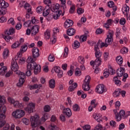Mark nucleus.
Instances as JSON below:
<instances>
[{"instance_id": "1", "label": "nucleus", "mask_w": 130, "mask_h": 130, "mask_svg": "<svg viewBox=\"0 0 130 130\" xmlns=\"http://www.w3.org/2000/svg\"><path fill=\"white\" fill-rule=\"evenodd\" d=\"M11 69L13 72H16L17 75H18V76L20 77L19 82L17 83V86L21 88V87L23 86V84L25 83V73L18 71V70H19V65H18V63L16 60L12 59Z\"/></svg>"}, {"instance_id": "2", "label": "nucleus", "mask_w": 130, "mask_h": 130, "mask_svg": "<svg viewBox=\"0 0 130 130\" xmlns=\"http://www.w3.org/2000/svg\"><path fill=\"white\" fill-rule=\"evenodd\" d=\"M26 62L27 63V69L28 70H34L35 75H37L41 72V66L36 63L35 60L33 59L32 56H29L26 59Z\"/></svg>"}, {"instance_id": "3", "label": "nucleus", "mask_w": 130, "mask_h": 130, "mask_svg": "<svg viewBox=\"0 0 130 130\" xmlns=\"http://www.w3.org/2000/svg\"><path fill=\"white\" fill-rule=\"evenodd\" d=\"M6 111H7L6 106L0 107V127H3L6 123V121L4 120L6 118V115H5Z\"/></svg>"}, {"instance_id": "4", "label": "nucleus", "mask_w": 130, "mask_h": 130, "mask_svg": "<svg viewBox=\"0 0 130 130\" xmlns=\"http://www.w3.org/2000/svg\"><path fill=\"white\" fill-rule=\"evenodd\" d=\"M39 115L37 114L30 116V121L32 128L37 127L38 125H40V120H39Z\"/></svg>"}, {"instance_id": "5", "label": "nucleus", "mask_w": 130, "mask_h": 130, "mask_svg": "<svg viewBox=\"0 0 130 130\" xmlns=\"http://www.w3.org/2000/svg\"><path fill=\"white\" fill-rule=\"evenodd\" d=\"M12 116L15 119H19L25 116V111L22 109H17L12 113Z\"/></svg>"}, {"instance_id": "6", "label": "nucleus", "mask_w": 130, "mask_h": 130, "mask_svg": "<svg viewBox=\"0 0 130 130\" xmlns=\"http://www.w3.org/2000/svg\"><path fill=\"white\" fill-rule=\"evenodd\" d=\"M125 69L123 68H120L117 70V76H118V77H122L123 76L122 79L123 82H126V79L128 78V75L127 73H125Z\"/></svg>"}, {"instance_id": "7", "label": "nucleus", "mask_w": 130, "mask_h": 130, "mask_svg": "<svg viewBox=\"0 0 130 130\" xmlns=\"http://www.w3.org/2000/svg\"><path fill=\"white\" fill-rule=\"evenodd\" d=\"M106 91V87L103 84H99L95 88V92L98 94H103Z\"/></svg>"}, {"instance_id": "8", "label": "nucleus", "mask_w": 130, "mask_h": 130, "mask_svg": "<svg viewBox=\"0 0 130 130\" xmlns=\"http://www.w3.org/2000/svg\"><path fill=\"white\" fill-rule=\"evenodd\" d=\"M113 42V31H109L107 34V38L106 39V43L108 45L112 44Z\"/></svg>"}, {"instance_id": "9", "label": "nucleus", "mask_w": 130, "mask_h": 130, "mask_svg": "<svg viewBox=\"0 0 130 130\" xmlns=\"http://www.w3.org/2000/svg\"><path fill=\"white\" fill-rule=\"evenodd\" d=\"M100 43H98L94 46V51H95V56L96 58H101V56H102V52L100 51L99 48Z\"/></svg>"}, {"instance_id": "10", "label": "nucleus", "mask_w": 130, "mask_h": 130, "mask_svg": "<svg viewBox=\"0 0 130 130\" xmlns=\"http://www.w3.org/2000/svg\"><path fill=\"white\" fill-rule=\"evenodd\" d=\"M60 15H61V11H59V12H52L51 15H49V20H57L60 17Z\"/></svg>"}, {"instance_id": "11", "label": "nucleus", "mask_w": 130, "mask_h": 130, "mask_svg": "<svg viewBox=\"0 0 130 130\" xmlns=\"http://www.w3.org/2000/svg\"><path fill=\"white\" fill-rule=\"evenodd\" d=\"M34 108H35V104L33 103H29L27 107L24 108V110L28 113H32L33 110H34Z\"/></svg>"}, {"instance_id": "12", "label": "nucleus", "mask_w": 130, "mask_h": 130, "mask_svg": "<svg viewBox=\"0 0 130 130\" xmlns=\"http://www.w3.org/2000/svg\"><path fill=\"white\" fill-rule=\"evenodd\" d=\"M32 55L33 59L36 60V58H37L39 56V49L38 48L34 47L31 50Z\"/></svg>"}, {"instance_id": "13", "label": "nucleus", "mask_w": 130, "mask_h": 130, "mask_svg": "<svg viewBox=\"0 0 130 130\" xmlns=\"http://www.w3.org/2000/svg\"><path fill=\"white\" fill-rule=\"evenodd\" d=\"M39 32V26L34 25L31 29V36H35Z\"/></svg>"}, {"instance_id": "14", "label": "nucleus", "mask_w": 130, "mask_h": 130, "mask_svg": "<svg viewBox=\"0 0 130 130\" xmlns=\"http://www.w3.org/2000/svg\"><path fill=\"white\" fill-rule=\"evenodd\" d=\"M93 117L98 121V122H101L102 121V115L100 113H94L93 114Z\"/></svg>"}, {"instance_id": "15", "label": "nucleus", "mask_w": 130, "mask_h": 130, "mask_svg": "<svg viewBox=\"0 0 130 130\" xmlns=\"http://www.w3.org/2000/svg\"><path fill=\"white\" fill-rule=\"evenodd\" d=\"M73 24L74 22H73V20L71 19H67L64 22V28H66V29H68V28H70V27L73 26Z\"/></svg>"}, {"instance_id": "16", "label": "nucleus", "mask_w": 130, "mask_h": 130, "mask_svg": "<svg viewBox=\"0 0 130 130\" xmlns=\"http://www.w3.org/2000/svg\"><path fill=\"white\" fill-rule=\"evenodd\" d=\"M63 112L67 117H71L72 116V110L70 108H66L63 109Z\"/></svg>"}, {"instance_id": "17", "label": "nucleus", "mask_w": 130, "mask_h": 130, "mask_svg": "<svg viewBox=\"0 0 130 130\" xmlns=\"http://www.w3.org/2000/svg\"><path fill=\"white\" fill-rule=\"evenodd\" d=\"M19 7L24 8V9H27L30 7H31V5L29 4L28 3L25 2V1L22 2L19 4Z\"/></svg>"}, {"instance_id": "18", "label": "nucleus", "mask_w": 130, "mask_h": 130, "mask_svg": "<svg viewBox=\"0 0 130 130\" xmlns=\"http://www.w3.org/2000/svg\"><path fill=\"white\" fill-rule=\"evenodd\" d=\"M13 106L16 107V108H23V103H20L19 101H14L13 103Z\"/></svg>"}, {"instance_id": "19", "label": "nucleus", "mask_w": 130, "mask_h": 130, "mask_svg": "<svg viewBox=\"0 0 130 130\" xmlns=\"http://www.w3.org/2000/svg\"><path fill=\"white\" fill-rule=\"evenodd\" d=\"M42 87V85L41 84H35L33 85H28V88L30 90H34L35 89H40Z\"/></svg>"}, {"instance_id": "20", "label": "nucleus", "mask_w": 130, "mask_h": 130, "mask_svg": "<svg viewBox=\"0 0 130 130\" xmlns=\"http://www.w3.org/2000/svg\"><path fill=\"white\" fill-rule=\"evenodd\" d=\"M121 93V89H120V88H117L113 93V96L115 98H117V97H119Z\"/></svg>"}, {"instance_id": "21", "label": "nucleus", "mask_w": 130, "mask_h": 130, "mask_svg": "<svg viewBox=\"0 0 130 130\" xmlns=\"http://www.w3.org/2000/svg\"><path fill=\"white\" fill-rule=\"evenodd\" d=\"M122 12L124 15L126 16V17H127V16H128V13L129 12V7H128V6H127V5L123 7Z\"/></svg>"}, {"instance_id": "22", "label": "nucleus", "mask_w": 130, "mask_h": 130, "mask_svg": "<svg viewBox=\"0 0 130 130\" xmlns=\"http://www.w3.org/2000/svg\"><path fill=\"white\" fill-rule=\"evenodd\" d=\"M10 55V51L8 49H5L3 53V57L4 59H7Z\"/></svg>"}, {"instance_id": "23", "label": "nucleus", "mask_w": 130, "mask_h": 130, "mask_svg": "<svg viewBox=\"0 0 130 130\" xmlns=\"http://www.w3.org/2000/svg\"><path fill=\"white\" fill-rule=\"evenodd\" d=\"M0 7L3 9H6L9 7V3L6 2L4 0H0Z\"/></svg>"}, {"instance_id": "24", "label": "nucleus", "mask_w": 130, "mask_h": 130, "mask_svg": "<svg viewBox=\"0 0 130 130\" xmlns=\"http://www.w3.org/2000/svg\"><path fill=\"white\" fill-rule=\"evenodd\" d=\"M67 34L69 36H73L76 34V29L75 28H70L67 30Z\"/></svg>"}, {"instance_id": "25", "label": "nucleus", "mask_w": 130, "mask_h": 130, "mask_svg": "<svg viewBox=\"0 0 130 130\" xmlns=\"http://www.w3.org/2000/svg\"><path fill=\"white\" fill-rule=\"evenodd\" d=\"M49 87L50 89H54L55 87V80L52 79L49 81Z\"/></svg>"}, {"instance_id": "26", "label": "nucleus", "mask_w": 130, "mask_h": 130, "mask_svg": "<svg viewBox=\"0 0 130 130\" xmlns=\"http://www.w3.org/2000/svg\"><path fill=\"white\" fill-rule=\"evenodd\" d=\"M88 35L87 34H85L82 36H81L80 37L79 36H76L79 39L80 42H85L86 40H87V37Z\"/></svg>"}, {"instance_id": "27", "label": "nucleus", "mask_w": 130, "mask_h": 130, "mask_svg": "<svg viewBox=\"0 0 130 130\" xmlns=\"http://www.w3.org/2000/svg\"><path fill=\"white\" fill-rule=\"evenodd\" d=\"M49 130H59V128L56 126L54 123H51L48 125V127Z\"/></svg>"}, {"instance_id": "28", "label": "nucleus", "mask_w": 130, "mask_h": 130, "mask_svg": "<svg viewBox=\"0 0 130 130\" xmlns=\"http://www.w3.org/2000/svg\"><path fill=\"white\" fill-rule=\"evenodd\" d=\"M60 8L59 4H57L55 5H54L51 9L52 12H61V11L59 10Z\"/></svg>"}, {"instance_id": "29", "label": "nucleus", "mask_w": 130, "mask_h": 130, "mask_svg": "<svg viewBox=\"0 0 130 130\" xmlns=\"http://www.w3.org/2000/svg\"><path fill=\"white\" fill-rule=\"evenodd\" d=\"M113 112L115 115V119L117 121H120V117H119V114L118 113V110L115 109L113 110Z\"/></svg>"}, {"instance_id": "30", "label": "nucleus", "mask_w": 130, "mask_h": 130, "mask_svg": "<svg viewBox=\"0 0 130 130\" xmlns=\"http://www.w3.org/2000/svg\"><path fill=\"white\" fill-rule=\"evenodd\" d=\"M102 63V58H96L94 60V66L96 67H99L101 65Z\"/></svg>"}, {"instance_id": "31", "label": "nucleus", "mask_w": 130, "mask_h": 130, "mask_svg": "<svg viewBox=\"0 0 130 130\" xmlns=\"http://www.w3.org/2000/svg\"><path fill=\"white\" fill-rule=\"evenodd\" d=\"M77 87H78V83L74 82L73 84L70 85L68 90L70 91V92H72V91H74V90L76 89Z\"/></svg>"}, {"instance_id": "32", "label": "nucleus", "mask_w": 130, "mask_h": 130, "mask_svg": "<svg viewBox=\"0 0 130 130\" xmlns=\"http://www.w3.org/2000/svg\"><path fill=\"white\" fill-rule=\"evenodd\" d=\"M44 11L43 12V16L44 17H46L49 15V12L50 11V9H49V7H46L44 8Z\"/></svg>"}, {"instance_id": "33", "label": "nucleus", "mask_w": 130, "mask_h": 130, "mask_svg": "<svg viewBox=\"0 0 130 130\" xmlns=\"http://www.w3.org/2000/svg\"><path fill=\"white\" fill-rule=\"evenodd\" d=\"M7 70H8V67H3L0 69V76H4L6 73H7Z\"/></svg>"}, {"instance_id": "34", "label": "nucleus", "mask_w": 130, "mask_h": 130, "mask_svg": "<svg viewBox=\"0 0 130 130\" xmlns=\"http://www.w3.org/2000/svg\"><path fill=\"white\" fill-rule=\"evenodd\" d=\"M113 21L111 19H109L107 21L106 23H105L104 25L105 28L108 29L109 28L110 25H111L113 23Z\"/></svg>"}, {"instance_id": "35", "label": "nucleus", "mask_w": 130, "mask_h": 130, "mask_svg": "<svg viewBox=\"0 0 130 130\" xmlns=\"http://www.w3.org/2000/svg\"><path fill=\"white\" fill-rule=\"evenodd\" d=\"M116 61L118 64H121L123 62V59L121 56H118L116 58Z\"/></svg>"}, {"instance_id": "36", "label": "nucleus", "mask_w": 130, "mask_h": 130, "mask_svg": "<svg viewBox=\"0 0 130 130\" xmlns=\"http://www.w3.org/2000/svg\"><path fill=\"white\" fill-rule=\"evenodd\" d=\"M119 117H120V120H121V118H122V117L123 118H125L126 116H125V112L124 111V110H122L119 111Z\"/></svg>"}, {"instance_id": "37", "label": "nucleus", "mask_w": 130, "mask_h": 130, "mask_svg": "<svg viewBox=\"0 0 130 130\" xmlns=\"http://www.w3.org/2000/svg\"><path fill=\"white\" fill-rule=\"evenodd\" d=\"M82 88L84 91H89L90 90V86H89V83H86L84 82L82 85Z\"/></svg>"}, {"instance_id": "38", "label": "nucleus", "mask_w": 130, "mask_h": 130, "mask_svg": "<svg viewBox=\"0 0 130 130\" xmlns=\"http://www.w3.org/2000/svg\"><path fill=\"white\" fill-rule=\"evenodd\" d=\"M44 37L45 39H49L50 38V30L47 29L44 32Z\"/></svg>"}, {"instance_id": "39", "label": "nucleus", "mask_w": 130, "mask_h": 130, "mask_svg": "<svg viewBox=\"0 0 130 130\" xmlns=\"http://www.w3.org/2000/svg\"><path fill=\"white\" fill-rule=\"evenodd\" d=\"M73 48L74 49H77L80 47V42L78 41H75L74 43V44L72 45Z\"/></svg>"}, {"instance_id": "40", "label": "nucleus", "mask_w": 130, "mask_h": 130, "mask_svg": "<svg viewBox=\"0 0 130 130\" xmlns=\"http://www.w3.org/2000/svg\"><path fill=\"white\" fill-rule=\"evenodd\" d=\"M121 36V33L120 32V29H116V37L118 39H120V37Z\"/></svg>"}, {"instance_id": "41", "label": "nucleus", "mask_w": 130, "mask_h": 130, "mask_svg": "<svg viewBox=\"0 0 130 130\" xmlns=\"http://www.w3.org/2000/svg\"><path fill=\"white\" fill-rule=\"evenodd\" d=\"M44 10V7L42 6H39L37 8L36 11H37V13H38V14H41L42 13V12H43Z\"/></svg>"}, {"instance_id": "42", "label": "nucleus", "mask_w": 130, "mask_h": 130, "mask_svg": "<svg viewBox=\"0 0 130 130\" xmlns=\"http://www.w3.org/2000/svg\"><path fill=\"white\" fill-rule=\"evenodd\" d=\"M26 62V58L25 57H21L19 58L18 60V63L19 64H24Z\"/></svg>"}, {"instance_id": "43", "label": "nucleus", "mask_w": 130, "mask_h": 130, "mask_svg": "<svg viewBox=\"0 0 130 130\" xmlns=\"http://www.w3.org/2000/svg\"><path fill=\"white\" fill-rule=\"evenodd\" d=\"M27 70L25 72V75L27 77H30V76H31V75H32V72H31V71H33L32 69H28V64H27Z\"/></svg>"}, {"instance_id": "44", "label": "nucleus", "mask_w": 130, "mask_h": 130, "mask_svg": "<svg viewBox=\"0 0 130 130\" xmlns=\"http://www.w3.org/2000/svg\"><path fill=\"white\" fill-rule=\"evenodd\" d=\"M48 59L50 62H53L55 59V57H54V55L50 54L48 56Z\"/></svg>"}, {"instance_id": "45", "label": "nucleus", "mask_w": 130, "mask_h": 130, "mask_svg": "<svg viewBox=\"0 0 130 130\" xmlns=\"http://www.w3.org/2000/svg\"><path fill=\"white\" fill-rule=\"evenodd\" d=\"M68 55H69V49L68 47H65L64 49V54L63 57H64V58H67L68 57Z\"/></svg>"}, {"instance_id": "46", "label": "nucleus", "mask_w": 130, "mask_h": 130, "mask_svg": "<svg viewBox=\"0 0 130 130\" xmlns=\"http://www.w3.org/2000/svg\"><path fill=\"white\" fill-rule=\"evenodd\" d=\"M49 117V116L48 115V113H44L41 118L42 121H46L47 120V119Z\"/></svg>"}, {"instance_id": "47", "label": "nucleus", "mask_w": 130, "mask_h": 130, "mask_svg": "<svg viewBox=\"0 0 130 130\" xmlns=\"http://www.w3.org/2000/svg\"><path fill=\"white\" fill-rule=\"evenodd\" d=\"M10 127H11V125H10V124L8 123H6L5 122V123L4 124L3 126V130H9L10 129Z\"/></svg>"}, {"instance_id": "48", "label": "nucleus", "mask_w": 130, "mask_h": 130, "mask_svg": "<svg viewBox=\"0 0 130 130\" xmlns=\"http://www.w3.org/2000/svg\"><path fill=\"white\" fill-rule=\"evenodd\" d=\"M90 81H91V77H90V76L87 75L85 77V78L84 80V83H85L86 84H89Z\"/></svg>"}, {"instance_id": "49", "label": "nucleus", "mask_w": 130, "mask_h": 130, "mask_svg": "<svg viewBox=\"0 0 130 130\" xmlns=\"http://www.w3.org/2000/svg\"><path fill=\"white\" fill-rule=\"evenodd\" d=\"M23 53H24L20 50L19 52L17 53V55L15 57L14 60H17L18 59V58L19 57V58H21L22 57V54H23Z\"/></svg>"}, {"instance_id": "50", "label": "nucleus", "mask_w": 130, "mask_h": 130, "mask_svg": "<svg viewBox=\"0 0 130 130\" xmlns=\"http://www.w3.org/2000/svg\"><path fill=\"white\" fill-rule=\"evenodd\" d=\"M6 33L8 35H12L15 33V28H10L8 31H7Z\"/></svg>"}, {"instance_id": "51", "label": "nucleus", "mask_w": 130, "mask_h": 130, "mask_svg": "<svg viewBox=\"0 0 130 130\" xmlns=\"http://www.w3.org/2000/svg\"><path fill=\"white\" fill-rule=\"evenodd\" d=\"M82 75V72H81V70L79 68H76L75 71V76L77 77H80Z\"/></svg>"}, {"instance_id": "52", "label": "nucleus", "mask_w": 130, "mask_h": 130, "mask_svg": "<svg viewBox=\"0 0 130 130\" xmlns=\"http://www.w3.org/2000/svg\"><path fill=\"white\" fill-rule=\"evenodd\" d=\"M8 24L9 25H15V20H14V19L13 18H10L7 22Z\"/></svg>"}, {"instance_id": "53", "label": "nucleus", "mask_w": 130, "mask_h": 130, "mask_svg": "<svg viewBox=\"0 0 130 130\" xmlns=\"http://www.w3.org/2000/svg\"><path fill=\"white\" fill-rule=\"evenodd\" d=\"M27 49H28V47H27V45H24L21 47L20 51L24 53V52H26V51H27Z\"/></svg>"}, {"instance_id": "54", "label": "nucleus", "mask_w": 130, "mask_h": 130, "mask_svg": "<svg viewBox=\"0 0 130 130\" xmlns=\"http://www.w3.org/2000/svg\"><path fill=\"white\" fill-rule=\"evenodd\" d=\"M70 9L69 10V12L70 14H74L75 12V11L76 10V6L75 5H72V6H70Z\"/></svg>"}, {"instance_id": "55", "label": "nucleus", "mask_w": 130, "mask_h": 130, "mask_svg": "<svg viewBox=\"0 0 130 130\" xmlns=\"http://www.w3.org/2000/svg\"><path fill=\"white\" fill-rule=\"evenodd\" d=\"M73 109L74 111H80V107L77 104L73 106Z\"/></svg>"}, {"instance_id": "56", "label": "nucleus", "mask_w": 130, "mask_h": 130, "mask_svg": "<svg viewBox=\"0 0 130 130\" xmlns=\"http://www.w3.org/2000/svg\"><path fill=\"white\" fill-rule=\"evenodd\" d=\"M6 103V98L4 96L0 95V104H5Z\"/></svg>"}, {"instance_id": "57", "label": "nucleus", "mask_w": 130, "mask_h": 130, "mask_svg": "<svg viewBox=\"0 0 130 130\" xmlns=\"http://www.w3.org/2000/svg\"><path fill=\"white\" fill-rule=\"evenodd\" d=\"M84 11L85 10L81 8H78L77 9V14H78V15H82V14H84Z\"/></svg>"}, {"instance_id": "58", "label": "nucleus", "mask_w": 130, "mask_h": 130, "mask_svg": "<svg viewBox=\"0 0 130 130\" xmlns=\"http://www.w3.org/2000/svg\"><path fill=\"white\" fill-rule=\"evenodd\" d=\"M98 105L97 103H96V100H92L90 102V106H92V107H96Z\"/></svg>"}, {"instance_id": "59", "label": "nucleus", "mask_w": 130, "mask_h": 130, "mask_svg": "<svg viewBox=\"0 0 130 130\" xmlns=\"http://www.w3.org/2000/svg\"><path fill=\"white\" fill-rule=\"evenodd\" d=\"M113 81L114 82H115V84H116V85H120L121 83L120 80H118V78L117 77V76L114 77Z\"/></svg>"}, {"instance_id": "60", "label": "nucleus", "mask_w": 130, "mask_h": 130, "mask_svg": "<svg viewBox=\"0 0 130 130\" xmlns=\"http://www.w3.org/2000/svg\"><path fill=\"white\" fill-rule=\"evenodd\" d=\"M20 45V42L19 41L15 42L11 46L12 48H17V47H19Z\"/></svg>"}, {"instance_id": "61", "label": "nucleus", "mask_w": 130, "mask_h": 130, "mask_svg": "<svg viewBox=\"0 0 130 130\" xmlns=\"http://www.w3.org/2000/svg\"><path fill=\"white\" fill-rule=\"evenodd\" d=\"M50 106L49 105H46L44 107V111L45 112H49V111H50Z\"/></svg>"}, {"instance_id": "62", "label": "nucleus", "mask_w": 130, "mask_h": 130, "mask_svg": "<svg viewBox=\"0 0 130 130\" xmlns=\"http://www.w3.org/2000/svg\"><path fill=\"white\" fill-rule=\"evenodd\" d=\"M8 19L6 16H2L0 18V23H6Z\"/></svg>"}, {"instance_id": "63", "label": "nucleus", "mask_w": 130, "mask_h": 130, "mask_svg": "<svg viewBox=\"0 0 130 130\" xmlns=\"http://www.w3.org/2000/svg\"><path fill=\"white\" fill-rule=\"evenodd\" d=\"M31 21L28 20L23 23V26L24 27H31Z\"/></svg>"}, {"instance_id": "64", "label": "nucleus", "mask_w": 130, "mask_h": 130, "mask_svg": "<svg viewBox=\"0 0 130 130\" xmlns=\"http://www.w3.org/2000/svg\"><path fill=\"white\" fill-rule=\"evenodd\" d=\"M92 130H102V125L100 124H98L96 125L94 128Z\"/></svg>"}]
</instances>
